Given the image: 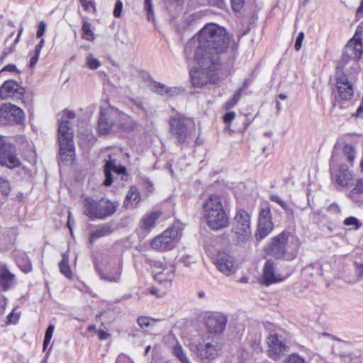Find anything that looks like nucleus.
I'll return each mask as SVG.
<instances>
[{
    "mask_svg": "<svg viewBox=\"0 0 363 363\" xmlns=\"http://www.w3.org/2000/svg\"><path fill=\"white\" fill-rule=\"evenodd\" d=\"M237 49V44L223 27L216 23L206 24L184 48L186 58H194L200 69L189 72L193 85L206 84L219 68L222 59L226 55L234 57Z\"/></svg>",
    "mask_w": 363,
    "mask_h": 363,
    "instance_id": "f257e3e1",
    "label": "nucleus"
},
{
    "mask_svg": "<svg viewBox=\"0 0 363 363\" xmlns=\"http://www.w3.org/2000/svg\"><path fill=\"white\" fill-rule=\"evenodd\" d=\"M74 117L75 113L73 111L65 110L58 127L60 161L66 165L71 164L74 157L73 133L69 126V120Z\"/></svg>",
    "mask_w": 363,
    "mask_h": 363,
    "instance_id": "f03ea898",
    "label": "nucleus"
},
{
    "mask_svg": "<svg viewBox=\"0 0 363 363\" xmlns=\"http://www.w3.org/2000/svg\"><path fill=\"white\" fill-rule=\"evenodd\" d=\"M169 133L178 145L189 143L195 138L196 123L191 118L177 113L169 118Z\"/></svg>",
    "mask_w": 363,
    "mask_h": 363,
    "instance_id": "7ed1b4c3",
    "label": "nucleus"
},
{
    "mask_svg": "<svg viewBox=\"0 0 363 363\" xmlns=\"http://www.w3.org/2000/svg\"><path fill=\"white\" fill-rule=\"evenodd\" d=\"M341 64L340 59L336 67V91L334 92V100L352 99L353 86L349 77L356 74L359 70L358 69L354 72L350 68L351 60L347 62L344 65L341 66Z\"/></svg>",
    "mask_w": 363,
    "mask_h": 363,
    "instance_id": "20e7f679",
    "label": "nucleus"
},
{
    "mask_svg": "<svg viewBox=\"0 0 363 363\" xmlns=\"http://www.w3.org/2000/svg\"><path fill=\"white\" fill-rule=\"evenodd\" d=\"M82 206L84 213L91 220H104L116 211L119 203L108 199L96 201L91 197H86L84 199Z\"/></svg>",
    "mask_w": 363,
    "mask_h": 363,
    "instance_id": "39448f33",
    "label": "nucleus"
},
{
    "mask_svg": "<svg viewBox=\"0 0 363 363\" xmlns=\"http://www.w3.org/2000/svg\"><path fill=\"white\" fill-rule=\"evenodd\" d=\"M363 33V22L357 28L355 33L345 47L341 57V66L347 62L352 61L350 68L356 72L359 69L357 61L361 58L363 53V45L361 36Z\"/></svg>",
    "mask_w": 363,
    "mask_h": 363,
    "instance_id": "423d86ee",
    "label": "nucleus"
},
{
    "mask_svg": "<svg viewBox=\"0 0 363 363\" xmlns=\"http://www.w3.org/2000/svg\"><path fill=\"white\" fill-rule=\"evenodd\" d=\"M250 223V214L243 209L238 210L232 223V232L238 245H242L251 240Z\"/></svg>",
    "mask_w": 363,
    "mask_h": 363,
    "instance_id": "0eeeda50",
    "label": "nucleus"
},
{
    "mask_svg": "<svg viewBox=\"0 0 363 363\" xmlns=\"http://www.w3.org/2000/svg\"><path fill=\"white\" fill-rule=\"evenodd\" d=\"M220 346L214 339L206 337L190 345V350L203 362L209 363L218 355Z\"/></svg>",
    "mask_w": 363,
    "mask_h": 363,
    "instance_id": "6e6552de",
    "label": "nucleus"
},
{
    "mask_svg": "<svg viewBox=\"0 0 363 363\" xmlns=\"http://www.w3.org/2000/svg\"><path fill=\"white\" fill-rule=\"evenodd\" d=\"M179 223L174 224L161 235L155 238L151 243L154 250L159 251L169 250L174 248L175 243L180 239L182 228Z\"/></svg>",
    "mask_w": 363,
    "mask_h": 363,
    "instance_id": "1a4fd4ad",
    "label": "nucleus"
},
{
    "mask_svg": "<svg viewBox=\"0 0 363 363\" xmlns=\"http://www.w3.org/2000/svg\"><path fill=\"white\" fill-rule=\"evenodd\" d=\"M119 110L108 106L101 108L98 120V131L101 135L118 132Z\"/></svg>",
    "mask_w": 363,
    "mask_h": 363,
    "instance_id": "9d476101",
    "label": "nucleus"
},
{
    "mask_svg": "<svg viewBox=\"0 0 363 363\" xmlns=\"http://www.w3.org/2000/svg\"><path fill=\"white\" fill-rule=\"evenodd\" d=\"M268 348L267 354L273 360H277L289 351V346L284 337L277 333H269L266 339Z\"/></svg>",
    "mask_w": 363,
    "mask_h": 363,
    "instance_id": "9b49d317",
    "label": "nucleus"
},
{
    "mask_svg": "<svg viewBox=\"0 0 363 363\" xmlns=\"http://www.w3.org/2000/svg\"><path fill=\"white\" fill-rule=\"evenodd\" d=\"M0 164L9 169H13L21 165V162L16 155L15 146L7 142L0 135Z\"/></svg>",
    "mask_w": 363,
    "mask_h": 363,
    "instance_id": "f8f14e48",
    "label": "nucleus"
},
{
    "mask_svg": "<svg viewBox=\"0 0 363 363\" xmlns=\"http://www.w3.org/2000/svg\"><path fill=\"white\" fill-rule=\"evenodd\" d=\"M24 121V113L18 106L11 104H4L0 107V124L11 125L21 124Z\"/></svg>",
    "mask_w": 363,
    "mask_h": 363,
    "instance_id": "ddd939ff",
    "label": "nucleus"
},
{
    "mask_svg": "<svg viewBox=\"0 0 363 363\" xmlns=\"http://www.w3.org/2000/svg\"><path fill=\"white\" fill-rule=\"evenodd\" d=\"M273 226L271 210L266 205L262 207L259 212L257 228L255 233L256 239L261 240L266 238L272 232Z\"/></svg>",
    "mask_w": 363,
    "mask_h": 363,
    "instance_id": "4468645a",
    "label": "nucleus"
},
{
    "mask_svg": "<svg viewBox=\"0 0 363 363\" xmlns=\"http://www.w3.org/2000/svg\"><path fill=\"white\" fill-rule=\"evenodd\" d=\"M145 263L152 267L155 271L154 276L155 280L159 282L171 281L174 277V266L169 269L164 266L162 262L150 258L146 259Z\"/></svg>",
    "mask_w": 363,
    "mask_h": 363,
    "instance_id": "2eb2a0df",
    "label": "nucleus"
},
{
    "mask_svg": "<svg viewBox=\"0 0 363 363\" xmlns=\"http://www.w3.org/2000/svg\"><path fill=\"white\" fill-rule=\"evenodd\" d=\"M204 217L207 225L213 230H220L229 225V217L224 209Z\"/></svg>",
    "mask_w": 363,
    "mask_h": 363,
    "instance_id": "dca6fc26",
    "label": "nucleus"
},
{
    "mask_svg": "<svg viewBox=\"0 0 363 363\" xmlns=\"http://www.w3.org/2000/svg\"><path fill=\"white\" fill-rule=\"evenodd\" d=\"M227 318L221 313H213L205 318L207 330L211 333L220 334L223 332Z\"/></svg>",
    "mask_w": 363,
    "mask_h": 363,
    "instance_id": "f3484780",
    "label": "nucleus"
},
{
    "mask_svg": "<svg viewBox=\"0 0 363 363\" xmlns=\"http://www.w3.org/2000/svg\"><path fill=\"white\" fill-rule=\"evenodd\" d=\"M287 240L288 234L285 232H282L274 237L270 245L269 254L277 259L282 258L286 252Z\"/></svg>",
    "mask_w": 363,
    "mask_h": 363,
    "instance_id": "a211bd4d",
    "label": "nucleus"
},
{
    "mask_svg": "<svg viewBox=\"0 0 363 363\" xmlns=\"http://www.w3.org/2000/svg\"><path fill=\"white\" fill-rule=\"evenodd\" d=\"M23 94V88L13 80L6 81L0 88V96L2 99H6L9 98L21 99Z\"/></svg>",
    "mask_w": 363,
    "mask_h": 363,
    "instance_id": "6ab92c4d",
    "label": "nucleus"
},
{
    "mask_svg": "<svg viewBox=\"0 0 363 363\" xmlns=\"http://www.w3.org/2000/svg\"><path fill=\"white\" fill-rule=\"evenodd\" d=\"M216 265L222 273L230 275L235 272L234 259L225 252H218L216 259Z\"/></svg>",
    "mask_w": 363,
    "mask_h": 363,
    "instance_id": "aec40b11",
    "label": "nucleus"
},
{
    "mask_svg": "<svg viewBox=\"0 0 363 363\" xmlns=\"http://www.w3.org/2000/svg\"><path fill=\"white\" fill-rule=\"evenodd\" d=\"M126 169L125 167L118 165L115 160L111 158L108 160L104 166L105 179L104 181V186H111L113 182L112 172L118 174H123L125 173Z\"/></svg>",
    "mask_w": 363,
    "mask_h": 363,
    "instance_id": "412c9836",
    "label": "nucleus"
},
{
    "mask_svg": "<svg viewBox=\"0 0 363 363\" xmlns=\"http://www.w3.org/2000/svg\"><path fill=\"white\" fill-rule=\"evenodd\" d=\"M16 284L15 275L5 264H0V291H6Z\"/></svg>",
    "mask_w": 363,
    "mask_h": 363,
    "instance_id": "4be33fe9",
    "label": "nucleus"
},
{
    "mask_svg": "<svg viewBox=\"0 0 363 363\" xmlns=\"http://www.w3.org/2000/svg\"><path fill=\"white\" fill-rule=\"evenodd\" d=\"M223 209L220 198L216 194L209 195L203 204L204 216Z\"/></svg>",
    "mask_w": 363,
    "mask_h": 363,
    "instance_id": "5701e85b",
    "label": "nucleus"
},
{
    "mask_svg": "<svg viewBox=\"0 0 363 363\" xmlns=\"http://www.w3.org/2000/svg\"><path fill=\"white\" fill-rule=\"evenodd\" d=\"M122 270V264L118 263L116 266L107 269L105 272H100L101 279L106 281L118 283L121 280Z\"/></svg>",
    "mask_w": 363,
    "mask_h": 363,
    "instance_id": "b1692460",
    "label": "nucleus"
},
{
    "mask_svg": "<svg viewBox=\"0 0 363 363\" xmlns=\"http://www.w3.org/2000/svg\"><path fill=\"white\" fill-rule=\"evenodd\" d=\"M281 280L279 274H275L274 263L270 260H267L263 269V281L264 284L267 286Z\"/></svg>",
    "mask_w": 363,
    "mask_h": 363,
    "instance_id": "393cba45",
    "label": "nucleus"
},
{
    "mask_svg": "<svg viewBox=\"0 0 363 363\" xmlns=\"http://www.w3.org/2000/svg\"><path fill=\"white\" fill-rule=\"evenodd\" d=\"M118 132L129 133L133 131L137 126L136 122L128 115L119 111L118 116Z\"/></svg>",
    "mask_w": 363,
    "mask_h": 363,
    "instance_id": "a878e982",
    "label": "nucleus"
},
{
    "mask_svg": "<svg viewBox=\"0 0 363 363\" xmlns=\"http://www.w3.org/2000/svg\"><path fill=\"white\" fill-rule=\"evenodd\" d=\"M140 201V194L135 186H131L125 196L123 206L125 208H134Z\"/></svg>",
    "mask_w": 363,
    "mask_h": 363,
    "instance_id": "bb28decb",
    "label": "nucleus"
},
{
    "mask_svg": "<svg viewBox=\"0 0 363 363\" xmlns=\"http://www.w3.org/2000/svg\"><path fill=\"white\" fill-rule=\"evenodd\" d=\"M162 215L160 211H152L146 214L140 221V227L145 230H150L156 225V222Z\"/></svg>",
    "mask_w": 363,
    "mask_h": 363,
    "instance_id": "cd10ccee",
    "label": "nucleus"
},
{
    "mask_svg": "<svg viewBox=\"0 0 363 363\" xmlns=\"http://www.w3.org/2000/svg\"><path fill=\"white\" fill-rule=\"evenodd\" d=\"M113 232L112 225L109 223H104L99 225L96 229L93 231L89 238L91 243L94 242L98 238L106 237L111 235Z\"/></svg>",
    "mask_w": 363,
    "mask_h": 363,
    "instance_id": "c85d7f7f",
    "label": "nucleus"
},
{
    "mask_svg": "<svg viewBox=\"0 0 363 363\" xmlns=\"http://www.w3.org/2000/svg\"><path fill=\"white\" fill-rule=\"evenodd\" d=\"M352 174L349 172L348 168L345 165L340 167L338 174L336 176V183L342 186H346L348 182L352 179Z\"/></svg>",
    "mask_w": 363,
    "mask_h": 363,
    "instance_id": "c756f323",
    "label": "nucleus"
},
{
    "mask_svg": "<svg viewBox=\"0 0 363 363\" xmlns=\"http://www.w3.org/2000/svg\"><path fill=\"white\" fill-rule=\"evenodd\" d=\"M269 199L278 203L284 211L286 216L290 218H294V213L293 208L284 200H282L278 195L277 194H270Z\"/></svg>",
    "mask_w": 363,
    "mask_h": 363,
    "instance_id": "7c9ffc66",
    "label": "nucleus"
},
{
    "mask_svg": "<svg viewBox=\"0 0 363 363\" xmlns=\"http://www.w3.org/2000/svg\"><path fill=\"white\" fill-rule=\"evenodd\" d=\"M60 272L69 279L72 278V272L69 265V255L67 253L62 255V259L59 263Z\"/></svg>",
    "mask_w": 363,
    "mask_h": 363,
    "instance_id": "2f4dec72",
    "label": "nucleus"
},
{
    "mask_svg": "<svg viewBox=\"0 0 363 363\" xmlns=\"http://www.w3.org/2000/svg\"><path fill=\"white\" fill-rule=\"evenodd\" d=\"M172 353L182 363H191L188 358L186 352L183 350L181 344L178 342H177L173 346Z\"/></svg>",
    "mask_w": 363,
    "mask_h": 363,
    "instance_id": "473e14b6",
    "label": "nucleus"
},
{
    "mask_svg": "<svg viewBox=\"0 0 363 363\" xmlns=\"http://www.w3.org/2000/svg\"><path fill=\"white\" fill-rule=\"evenodd\" d=\"M363 194V179L356 181L355 186L350 191V197L354 202L359 203V195Z\"/></svg>",
    "mask_w": 363,
    "mask_h": 363,
    "instance_id": "72a5a7b5",
    "label": "nucleus"
},
{
    "mask_svg": "<svg viewBox=\"0 0 363 363\" xmlns=\"http://www.w3.org/2000/svg\"><path fill=\"white\" fill-rule=\"evenodd\" d=\"M82 38L88 41H93L94 39V32L91 29V25L89 22L84 21L82 24Z\"/></svg>",
    "mask_w": 363,
    "mask_h": 363,
    "instance_id": "f704fd0d",
    "label": "nucleus"
},
{
    "mask_svg": "<svg viewBox=\"0 0 363 363\" xmlns=\"http://www.w3.org/2000/svg\"><path fill=\"white\" fill-rule=\"evenodd\" d=\"M343 155L346 160L352 164L355 158V150L351 145H345L342 149Z\"/></svg>",
    "mask_w": 363,
    "mask_h": 363,
    "instance_id": "c9c22d12",
    "label": "nucleus"
},
{
    "mask_svg": "<svg viewBox=\"0 0 363 363\" xmlns=\"http://www.w3.org/2000/svg\"><path fill=\"white\" fill-rule=\"evenodd\" d=\"M284 363H307L305 358L296 353L289 354L284 361Z\"/></svg>",
    "mask_w": 363,
    "mask_h": 363,
    "instance_id": "e433bc0d",
    "label": "nucleus"
},
{
    "mask_svg": "<svg viewBox=\"0 0 363 363\" xmlns=\"http://www.w3.org/2000/svg\"><path fill=\"white\" fill-rule=\"evenodd\" d=\"M54 329H55V326L53 325L50 324L46 330V332L45 334V337H44V342H43V350H46L48 345L50 342Z\"/></svg>",
    "mask_w": 363,
    "mask_h": 363,
    "instance_id": "4c0bfd02",
    "label": "nucleus"
},
{
    "mask_svg": "<svg viewBox=\"0 0 363 363\" xmlns=\"http://www.w3.org/2000/svg\"><path fill=\"white\" fill-rule=\"evenodd\" d=\"M18 264L24 272H30L32 270V264L28 259H18Z\"/></svg>",
    "mask_w": 363,
    "mask_h": 363,
    "instance_id": "58836bf2",
    "label": "nucleus"
},
{
    "mask_svg": "<svg viewBox=\"0 0 363 363\" xmlns=\"http://www.w3.org/2000/svg\"><path fill=\"white\" fill-rule=\"evenodd\" d=\"M86 65L91 69H96L100 66L101 63L98 59L93 57L91 55H89L86 57Z\"/></svg>",
    "mask_w": 363,
    "mask_h": 363,
    "instance_id": "ea45409f",
    "label": "nucleus"
},
{
    "mask_svg": "<svg viewBox=\"0 0 363 363\" xmlns=\"http://www.w3.org/2000/svg\"><path fill=\"white\" fill-rule=\"evenodd\" d=\"M10 184L8 180L3 177H0V191L5 196L9 195L10 192Z\"/></svg>",
    "mask_w": 363,
    "mask_h": 363,
    "instance_id": "a19ab883",
    "label": "nucleus"
},
{
    "mask_svg": "<svg viewBox=\"0 0 363 363\" xmlns=\"http://www.w3.org/2000/svg\"><path fill=\"white\" fill-rule=\"evenodd\" d=\"M344 224L347 226H354L355 229H358L361 227L362 223L355 217L350 216L344 220Z\"/></svg>",
    "mask_w": 363,
    "mask_h": 363,
    "instance_id": "79ce46f5",
    "label": "nucleus"
},
{
    "mask_svg": "<svg viewBox=\"0 0 363 363\" xmlns=\"http://www.w3.org/2000/svg\"><path fill=\"white\" fill-rule=\"evenodd\" d=\"M168 88L169 87L163 84L155 82L153 85L152 89L155 93H157L160 95H166L167 91H168Z\"/></svg>",
    "mask_w": 363,
    "mask_h": 363,
    "instance_id": "37998d69",
    "label": "nucleus"
},
{
    "mask_svg": "<svg viewBox=\"0 0 363 363\" xmlns=\"http://www.w3.org/2000/svg\"><path fill=\"white\" fill-rule=\"evenodd\" d=\"M83 9L87 12L95 11V5L93 0H79Z\"/></svg>",
    "mask_w": 363,
    "mask_h": 363,
    "instance_id": "c03bdc74",
    "label": "nucleus"
},
{
    "mask_svg": "<svg viewBox=\"0 0 363 363\" xmlns=\"http://www.w3.org/2000/svg\"><path fill=\"white\" fill-rule=\"evenodd\" d=\"M151 1L152 0H145L144 2V8L147 11V16L149 21L152 20L154 16L153 8Z\"/></svg>",
    "mask_w": 363,
    "mask_h": 363,
    "instance_id": "a18cd8bd",
    "label": "nucleus"
},
{
    "mask_svg": "<svg viewBox=\"0 0 363 363\" xmlns=\"http://www.w3.org/2000/svg\"><path fill=\"white\" fill-rule=\"evenodd\" d=\"M16 45H14V41H13V43H11V44L10 45L6 46L4 49V51L2 52V55L1 57V62H3L7 57L8 55H9L10 54H11L12 52H14Z\"/></svg>",
    "mask_w": 363,
    "mask_h": 363,
    "instance_id": "49530a36",
    "label": "nucleus"
},
{
    "mask_svg": "<svg viewBox=\"0 0 363 363\" xmlns=\"http://www.w3.org/2000/svg\"><path fill=\"white\" fill-rule=\"evenodd\" d=\"M152 322H154V320L146 316L139 317L138 319V323L141 328L149 327L151 325Z\"/></svg>",
    "mask_w": 363,
    "mask_h": 363,
    "instance_id": "de8ad7c7",
    "label": "nucleus"
},
{
    "mask_svg": "<svg viewBox=\"0 0 363 363\" xmlns=\"http://www.w3.org/2000/svg\"><path fill=\"white\" fill-rule=\"evenodd\" d=\"M355 275L358 280L363 279V264L355 262L354 263Z\"/></svg>",
    "mask_w": 363,
    "mask_h": 363,
    "instance_id": "09e8293b",
    "label": "nucleus"
},
{
    "mask_svg": "<svg viewBox=\"0 0 363 363\" xmlns=\"http://www.w3.org/2000/svg\"><path fill=\"white\" fill-rule=\"evenodd\" d=\"M179 262L182 263L185 267H190V264L194 262V261L191 256L184 255L177 261V264Z\"/></svg>",
    "mask_w": 363,
    "mask_h": 363,
    "instance_id": "8fccbe9b",
    "label": "nucleus"
},
{
    "mask_svg": "<svg viewBox=\"0 0 363 363\" xmlns=\"http://www.w3.org/2000/svg\"><path fill=\"white\" fill-rule=\"evenodd\" d=\"M122 9H123L122 1L121 0H117L115 4V6H114V9H113V16L116 18H119L121 15Z\"/></svg>",
    "mask_w": 363,
    "mask_h": 363,
    "instance_id": "3c124183",
    "label": "nucleus"
},
{
    "mask_svg": "<svg viewBox=\"0 0 363 363\" xmlns=\"http://www.w3.org/2000/svg\"><path fill=\"white\" fill-rule=\"evenodd\" d=\"M304 33L303 32H300L296 39V42H295V45H294V48L296 50H299L301 48V46H302V42L304 39Z\"/></svg>",
    "mask_w": 363,
    "mask_h": 363,
    "instance_id": "603ef678",
    "label": "nucleus"
},
{
    "mask_svg": "<svg viewBox=\"0 0 363 363\" xmlns=\"http://www.w3.org/2000/svg\"><path fill=\"white\" fill-rule=\"evenodd\" d=\"M45 30L46 23L43 21H42L39 23L38 26V30L36 33L37 38H41L44 35Z\"/></svg>",
    "mask_w": 363,
    "mask_h": 363,
    "instance_id": "864d4df0",
    "label": "nucleus"
},
{
    "mask_svg": "<svg viewBox=\"0 0 363 363\" xmlns=\"http://www.w3.org/2000/svg\"><path fill=\"white\" fill-rule=\"evenodd\" d=\"M245 0H231L233 9L238 12L240 11L242 7Z\"/></svg>",
    "mask_w": 363,
    "mask_h": 363,
    "instance_id": "5fc2aeb1",
    "label": "nucleus"
},
{
    "mask_svg": "<svg viewBox=\"0 0 363 363\" xmlns=\"http://www.w3.org/2000/svg\"><path fill=\"white\" fill-rule=\"evenodd\" d=\"M7 319H8V321H7V323H16L18 319H19V315L18 314H16L14 313V310L10 313L8 316H7Z\"/></svg>",
    "mask_w": 363,
    "mask_h": 363,
    "instance_id": "6e6d98bb",
    "label": "nucleus"
},
{
    "mask_svg": "<svg viewBox=\"0 0 363 363\" xmlns=\"http://www.w3.org/2000/svg\"><path fill=\"white\" fill-rule=\"evenodd\" d=\"M209 4L219 9H223L225 6L224 0H208Z\"/></svg>",
    "mask_w": 363,
    "mask_h": 363,
    "instance_id": "4d7b16f0",
    "label": "nucleus"
},
{
    "mask_svg": "<svg viewBox=\"0 0 363 363\" xmlns=\"http://www.w3.org/2000/svg\"><path fill=\"white\" fill-rule=\"evenodd\" d=\"M235 117V113L234 111L228 112L224 115L223 121L225 123H229L234 120Z\"/></svg>",
    "mask_w": 363,
    "mask_h": 363,
    "instance_id": "13d9d810",
    "label": "nucleus"
},
{
    "mask_svg": "<svg viewBox=\"0 0 363 363\" xmlns=\"http://www.w3.org/2000/svg\"><path fill=\"white\" fill-rule=\"evenodd\" d=\"M327 210L328 212L335 215L338 214L340 212V207L336 203L330 204L327 208Z\"/></svg>",
    "mask_w": 363,
    "mask_h": 363,
    "instance_id": "bf43d9fd",
    "label": "nucleus"
},
{
    "mask_svg": "<svg viewBox=\"0 0 363 363\" xmlns=\"http://www.w3.org/2000/svg\"><path fill=\"white\" fill-rule=\"evenodd\" d=\"M182 90L179 88L177 87H169L168 91H167V94L169 96H174L180 94Z\"/></svg>",
    "mask_w": 363,
    "mask_h": 363,
    "instance_id": "052dcab7",
    "label": "nucleus"
},
{
    "mask_svg": "<svg viewBox=\"0 0 363 363\" xmlns=\"http://www.w3.org/2000/svg\"><path fill=\"white\" fill-rule=\"evenodd\" d=\"M311 269H316L317 272L315 273L316 275L322 276L323 273L320 269V265L318 263H315L311 264V266H308L307 268H306V271H309Z\"/></svg>",
    "mask_w": 363,
    "mask_h": 363,
    "instance_id": "680f3d73",
    "label": "nucleus"
},
{
    "mask_svg": "<svg viewBox=\"0 0 363 363\" xmlns=\"http://www.w3.org/2000/svg\"><path fill=\"white\" fill-rule=\"evenodd\" d=\"M39 55L40 54H38L36 52H33V54H31V57H30V67H33L35 65V64L37 63V62L38 60Z\"/></svg>",
    "mask_w": 363,
    "mask_h": 363,
    "instance_id": "e2e57ef3",
    "label": "nucleus"
},
{
    "mask_svg": "<svg viewBox=\"0 0 363 363\" xmlns=\"http://www.w3.org/2000/svg\"><path fill=\"white\" fill-rule=\"evenodd\" d=\"M97 334L99 340H106L110 335L108 333L103 330H99Z\"/></svg>",
    "mask_w": 363,
    "mask_h": 363,
    "instance_id": "0e129e2a",
    "label": "nucleus"
},
{
    "mask_svg": "<svg viewBox=\"0 0 363 363\" xmlns=\"http://www.w3.org/2000/svg\"><path fill=\"white\" fill-rule=\"evenodd\" d=\"M237 103L234 101H233L232 99L226 101L224 104V107L226 110H229L231 108H233Z\"/></svg>",
    "mask_w": 363,
    "mask_h": 363,
    "instance_id": "69168bd1",
    "label": "nucleus"
},
{
    "mask_svg": "<svg viewBox=\"0 0 363 363\" xmlns=\"http://www.w3.org/2000/svg\"><path fill=\"white\" fill-rule=\"evenodd\" d=\"M356 16L359 18H363V0L361 1L360 6L357 10Z\"/></svg>",
    "mask_w": 363,
    "mask_h": 363,
    "instance_id": "338daca9",
    "label": "nucleus"
},
{
    "mask_svg": "<svg viewBox=\"0 0 363 363\" xmlns=\"http://www.w3.org/2000/svg\"><path fill=\"white\" fill-rule=\"evenodd\" d=\"M242 89L238 90L233 95V96L232 97V99L233 101H235L236 103L238 102V101L240 100V97H241V93H242Z\"/></svg>",
    "mask_w": 363,
    "mask_h": 363,
    "instance_id": "774afa93",
    "label": "nucleus"
}]
</instances>
